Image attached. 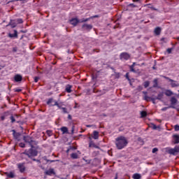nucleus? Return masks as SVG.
Returning a JSON list of instances; mask_svg holds the SVG:
<instances>
[{
  "label": "nucleus",
  "instance_id": "nucleus-1",
  "mask_svg": "<svg viewBox=\"0 0 179 179\" xmlns=\"http://www.w3.org/2000/svg\"><path fill=\"white\" fill-rule=\"evenodd\" d=\"M115 144L117 149L121 150L128 145V139L124 136H120L115 138Z\"/></svg>",
  "mask_w": 179,
  "mask_h": 179
},
{
  "label": "nucleus",
  "instance_id": "nucleus-2",
  "mask_svg": "<svg viewBox=\"0 0 179 179\" xmlns=\"http://www.w3.org/2000/svg\"><path fill=\"white\" fill-rule=\"evenodd\" d=\"M22 155H26V156H28V157L31 158L32 157L37 156V151L31 148L28 151L24 152Z\"/></svg>",
  "mask_w": 179,
  "mask_h": 179
},
{
  "label": "nucleus",
  "instance_id": "nucleus-3",
  "mask_svg": "<svg viewBox=\"0 0 179 179\" xmlns=\"http://www.w3.org/2000/svg\"><path fill=\"white\" fill-rule=\"evenodd\" d=\"M24 141L27 142V143H29L31 148H34V145H36V141H33L30 136H24Z\"/></svg>",
  "mask_w": 179,
  "mask_h": 179
},
{
  "label": "nucleus",
  "instance_id": "nucleus-4",
  "mask_svg": "<svg viewBox=\"0 0 179 179\" xmlns=\"http://www.w3.org/2000/svg\"><path fill=\"white\" fill-rule=\"evenodd\" d=\"M169 153L170 155H176L177 153H179V145H176L174 148H171L169 150Z\"/></svg>",
  "mask_w": 179,
  "mask_h": 179
},
{
  "label": "nucleus",
  "instance_id": "nucleus-5",
  "mask_svg": "<svg viewBox=\"0 0 179 179\" xmlns=\"http://www.w3.org/2000/svg\"><path fill=\"white\" fill-rule=\"evenodd\" d=\"M129 58H131V55L127 52H122L120 54V59H124L127 61V59Z\"/></svg>",
  "mask_w": 179,
  "mask_h": 179
},
{
  "label": "nucleus",
  "instance_id": "nucleus-6",
  "mask_svg": "<svg viewBox=\"0 0 179 179\" xmlns=\"http://www.w3.org/2000/svg\"><path fill=\"white\" fill-rule=\"evenodd\" d=\"M166 78L168 79L169 82H171V87H178V86H179L178 83H177L176 81H174L169 78Z\"/></svg>",
  "mask_w": 179,
  "mask_h": 179
},
{
  "label": "nucleus",
  "instance_id": "nucleus-7",
  "mask_svg": "<svg viewBox=\"0 0 179 179\" xmlns=\"http://www.w3.org/2000/svg\"><path fill=\"white\" fill-rule=\"evenodd\" d=\"M17 168L19 169L20 173H24V170H26L24 164H17Z\"/></svg>",
  "mask_w": 179,
  "mask_h": 179
},
{
  "label": "nucleus",
  "instance_id": "nucleus-8",
  "mask_svg": "<svg viewBox=\"0 0 179 179\" xmlns=\"http://www.w3.org/2000/svg\"><path fill=\"white\" fill-rule=\"evenodd\" d=\"M70 23L73 26H76V24L79 23V20L77 18H73L72 20H70Z\"/></svg>",
  "mask_w": 179,
  "mask_h": 179
},
{
  "label": "nucleus",
  "instance_id": "nucleus-9",
  "mask_svg": "<svg viewBox=\"0 0 179 179\" xmlns=\"http://www.w3.org/2000/svg\"><path fill=\"white\" fill-rule=\"evenodd\" d=\"M51 106H57V107H58V108H62L63 107H62V106H64V102H57V101H55V103L54 104H52V105H51Z\"/></svg>",
  "mask_w": 179,
  "mask_h": 179
},
{
  "label": "nucleus",
  "instance_id": "nucleus-10",
  "mask_svg": "<svg viewBox=\"0 0 179 179\" xmlns=\"http://www.w3.org/2000/svg\"><path fill=\"white\" fill-rule=\"evenodd\" d=\"M14 79L15 82H22V79H23V78L22 77V76L17 74L15 76Z\"/></svg>",
  "mask_w": 179,
  "mask_h": 179
},
{
  "label": "nucleus",
  "instance_id": "nucleus-11",
  "mask_svg": "<svg viewBox=\"0 0 179 179\" xmlns=\"http://www.w3.org/2000/svg\"><path fill=\"white\" fill-rule=\"evenodd\" d=\"M92 27H93L91 24H84L83 25V29H84V30H91Z\"/></svg>",
  "mask_w": 179,
  "mask_h": 179
},
{
  "label": "nucleus",
  "instance_id": "nucleus-12",
  "mask_svg": "<svg viewBox=\"0 0 179 179\" xmlns=\"http://www.w3.org/2000/svg\"><path fill=\"white\" fill-rule=\"evenodd\" d=\"M89 148H95L96 149H100L99 146H97L93 141H90Z\"/></svg>",
  "mask_w": 179,
  "mask_h": 179
},
{
  "label": "nucleus",
  "instance_id": "nucleus-13",
  "mask_svg": "<svg viewBox=\"0 0 179 179\" xmlns=\"http://www.w3.org/2000/svg\"><path fill=\"white\" fill-rule=\"evenodd\" d=\"M154 33L156 36H159L160 33H162V29L160 27L155 28Z\"/></svg>",
  "mask_w": 179,
  "mask_h": 179
},
{
  "label": "nucleus",
  "instance_id": "nucleus-14",
  "mask_svg": "<svg viewBox=\"0 0 179 179\" xmlns=\"http://www.w3.org/2000/svg\"><path fill=\"white\" fill-rule=\"evenodd\" d=\"M55 101H55L52 98L49 99L48 101H47V104L48 106H52V104H55Z\"/></svg>",
  "mask_w": 179,
  "mask_h": 179
},
{
  "label": "nucleus",
  "instance_id": "nucleus-15",
  "mask_svg": "<svg viewBox=\"0 0 179 179\" xmlns=\"http://www.w3.org/2000/svg\"><path fill=\"white\" fill-rule=\"evenodd\" d=\"M171 106H176L177 104V99L176 97L173 96L171 98Z\"/></svg>",
  "mask_w": 179,
  "mask_h": 179
},
{
  "label": "nucleus",
  "instance_id": "nucleus-16",
  "mask_svg": "<svg viewBox=\"0 0 179 179\" xmlns=\"http://www.w3.org/2000/svg\"><path fill=\"white\" fill-rule=\"evenodd\" d=\"M92 138L94 139H99V131H94L92 134Z\"/></svg>",
  "mask_w": 179,
  "mask_h": 179
},
{
  "label": "nucleus",
  "instance_id": "nucleus-17",
  "mask_svg": "<svg viewBox=\"0 0 179 179\" xmlns=\"http://www.w3.org/2000/svg\"><path fill=\"white\" fill-rule=\"evenodd\" d=\"M9 24L11 26V27L15 28L16 27L17 22H16V20H11Z\"/></svg>",
  "mask_w": 179,
  "mask_h": 179
},
{
  "label": "nucleus",
  "instance_id": "nucleus-18",
  "mask_svg": "<svg viewBox=\"0 0 179 179\" xmlns=\"http://www.w3.org/2000/svg\"><path fill=\"white\" fill-rule=\"evenodd\" d=\"M8 37H10V38L13 37H17V31L15 30L14 34H9Z\"/></svg>",
  "mask_w": 179,
  "mask_h": 179
},
{
  "label": "nucleus",
  "instance_id": "nucleus-19",
  "mask_svg": "<svg viewBox=\"0 0 179 179\" xmlns=\"http://www.w3.org/2000/svg\"><path fill=\"white\" fill-rule=\"evenodd\" d=\"M72 85H67L66 86V92H67V93H71L72 92Z\"/></svg>",
  "mask_w": 179,
  "mask_h": 179
},
{
  "label": "nucleus",
  "instance_id": "nucleus-20",
  "mask_svg": "<svg viewBox=\"0 0 179 179\" xmlns=\"http://www.w3.org/2000/svg\"><path fill=\"white\" fill-rule=\"evenodd\" d=\"M173 141L174 143H179V136L178 135H174L173 136Z\"/></svg>",
  "mask_w": 179,
  "mask_h": 179
},
{
  "label": "nucleus",
  "instance_id": "nucleus-21",
  "mask_svg": "<svg viewBox=\"0 0 179 179\" xmlns=\"http://www.w3.org/2000/svg\"><path fill=\"white\" fill-rule=\"evenodd\" d=\"M141 178H142V176L139 173H134L133 175V178L134 179H141Z\"/></svg>",
  "mask_w": 179,
  "mask_h": 179
},
{
  "label": "nucleus",
  "instance_id": "nucleus-22",
  "mask_svg": "<svg viewBox=\"0 0 179 179\" xmlns=\"http://www.w3.org/2000/svg\"><path fill=\"white\" fill-rule=\"evenodd\" d=\"M45 174L48 176H52V174H54V169H49L45 172Z\"/></svg>",
  "mask_w": 179,
  "mask_h": 179
},
{
  "label": "nucleus",
  "instance_id": "nucleus-23",
  "mask_svg": "<svg viewBox=\"0 0 179 179\" xmlns=\"http://www.w3.org/2000/svg\"><path fill=\"white\" fill-rule=\"evenodd\" d=\"M165 94L166 96H173V92H171V90H168L165 91Z\"/></svg>",
  "mask_w": 179,
  "mask_h": 179
},
{
  "label": "nucleus",
  "instance_id": "nucleus-24",
  "mask_svg": "<svg viewBox=\"0 0 179 179\" xmlns=\"http://www.w3.org/2000/svg\"><path fill=\"white\" fill-rule=\"evenodd\" d=\"M7 177H8V178H15V173L10 172V173H7Z\"/></svg>",
  "mask_w": 179,
  "mask_h": 179
},
{
  "label": "nucleus",
  "instance_id": "nucleus-25",
  "mask_svg": "<svg viewBox=\"0 0 179 179\" xmlns=\"http://www.w3.org/2000/svg\"><path fill=\"white\" fill-rule=\"evenodd\" d=\"M61 131L63 134H66V132H68V128L63 127L61 128Z\"/></svg>",
  "mask_w": 179,
  "mask_h": 179
},
{
  "label": "nucleus",
  "instance_id": "nucleus-26",
  "mask_svg": "<svg viewBox=\"0 0 179 179\" xmlns=\"http://www.w3.org/2000/svg\"><path fill=\"white\" fill-rule=\"evenodd\" d=\"M163 96H164L163 93H159L157 96V100H162V99H163Z\"/></svg>",
  "mask_w": 179,
  "mask_h": 179
},
{
  "label": "nucleus",
  "instance_id": "nucleus-27",
  "mask_svg": "<svg viewBox=\"0 0 179 179\" xmlns=\"http://www.w3.org/2000/svg\"><path fill=\"white\" fill-rule=\"evenodd\" d=\"M71 157L72 159H78V155L77 153H72V154L71 155Z\"/></svg>",
  "mask_w": 179,
  "mask_h": 179
},
{
  "label": "nucleus",
  "instance_id": "nucleus-28",
  "mask_svg": "<svg viewBox=\"0 0 179 179\" xmlns=\"http://www.w3.org/2000/svg\"><path fill=\"white\" fill-rule=\"evenodd\" d=\"M15 22H17V24H20L23 23V20H22L21 18H19V19L15 20Z\"/></svg>",
  "mask_w": 179,
  "mask_h": 179
},
{
  "label": "nucleus",
  "instance_id": "nucleus-29",
  "mask_svg": "<svg viewBox=\"0 0 179 179\" xmlns=\"http://www.w3.org/2000/svg\"><path fill=\"white\" fill-rule=\"evenodd\" d=\"M141 115L142 117H146V115H148V113H146V111H141Z\"/></svg>",
  "mask_w": 179,
  "mask_h": 179
},
{
  "label": "nucleus",
  "instance_id": "nucleus-30",
  "mask_svg": "<svg viewBox=\"0 0 179 179\" xmlns=\"http://www.w3.org/2000/svg\"><path fill=\"white\" fill-rule=\"evenodd\" d=\"M150 85V83L149 81H145L144 83V87H149V85Z\"/></svg>",
  "mask_w": 179,
  "mask_h": 179
},
{
  "label": "nucleus",
  "instance_id": "nucleus-31",
  "mask_svg": "<svg viewBox=\"0 0 179 179\" xmlns=\"http://www.w3.org/2000/svg\"><path fill=\"white\" fill-rule=\"evenodd\" d=\"M143 93L145 94L144 96V100H149V96H146L148 94V92H143Z\"/></svg>",
  "mask_w": 179,
  "mask_h": 179
},
{
  "label": "nucleus",
  "instance_id": "nucleus-32",
  "mask_svg": "<svg viewBox=\"0 0 179 179\" xmlns=\"http://www.w3.org/2000/svg\"><path fill=\"white\" fill-rule=\"evenodd\" d=\"M60 109L62 110L64 114H68V109H66V108H62Z\"/></svg>",
  "mask_w": 179,
  "mask_h": 179
},
{
  "label": "nucleus",
  "instance_id": "nucleus-33",
  "mask_svg": "<svg viewBox=\"0 0 179 179\" xmlns=\"http://www.w3.org/2000/svg\"><path fill=\"white\" fill-rule=\"evenodd\" d=\"M46 134L48 135V136H51L52 135V131L51 130H48Z\"/></svg>",
  "mask_w": 179,
  "mask_h": 179
},
{
  "label": "nucleus",
  "instance_id": "nucleus-34",
  "mask_svg": "<svg viewBox=\"0 0 179 179\" xmlns=\"http://www.w3.org/2000/svg\"><path fill=\"white\" fill-rule=\"evenodd\" d=\"M153 82H154V85H153V87H157V79H155V80H153Z\"/></svg>",
  "mask_w": 179,
  "mask_h": 179
},
{
  "label": "nucleus",
  "instance_id": "nucleus-35",
  "mask_svg": "<svg viewBox=\"0 0 179 179\" xmlns=\"http://www.w3.org/2000/svg\"><path fill=\"white\" fill-rule=\"evenodd\" d=\"M130 71L131 72H136L135 69H134V66H130Z\"/></svg>",
  "mask_w": 179,
  "mask_h": 179
},
{
  "label": "nucleus",
  "instance_id": "nucleus-36",
  "mask_svg": "<svg viewBox=\"0 0 179 179\" xmlns=\"http://www.w3.org/2000/svg\"><path fill=\"white\" fill-rule=\"evenodd\" d=\"M159 150V149H157V148H155L152 149V153H156V152H157Z\"/></svg>",
  "mask_w": 179,
  "mask_h": 179
},
{
  "label": "nucleus",
  "instance_id": "nucleus-37",
  "mask_svg": "<svg viewBox=\"0 0 179 179\" xmlns=\"http://www.w3.org/2000/svg\"><path fill=\"white\" fill-rule=\"evenodd\" d=\"M171 51H173V49H172V48H168V49H167V52H168V54H171Z\"/></svg>",
  "mask_w": 179,
  "mask_h": 179
},
{
  "label": "nucleus",
  "instance_id": "nucleus-38",
  "mask_svg": "<svg viewBox=\"0 0 179 179\" xmlns=\"http://www.w3.org/2000/svg\"><path fill=\"white\" fill-rule=\"evenodd\" d=\"M11 122H15L16 120H15V117L13 116L10 117Z\"/></svg>",
  "mask_w": 179,
  "mask_h": 179
},
{
  "label": "nucleus",
  "instance_id": "nucleus-39",
  "mask_svg": "<svg viewBox=\"0 0 179 179\" xmlns=\"http://www.w3.org/2000/svg\"><path fill=\"white\" fill-rule=\"evenodd\" d=\"M19 145L20 148H24V146H25L24 143H20Z\"/></svg>",
  "mask_w": 179,
  "mask_h": 179
},
{
  "label": "nucleus",
  "instance_id": "nucleus-40",
  "mask_svg": "<svg viewBox=\"0 0 179 179\" xmlns=\"http://www.w3.org/2000/svg\"><path fill=\"white\" fill-rule=\"evenodd\" d=\"M175 131H179V126L178 125L175 126Z\"/></svg>",
  "mask_w": 179,
  "mask_h": 179
},
{
  "label": "nucleus",
  "instance_id": "nucleus-41",
  "mask_svg": "<svg viewBox=\"0 0 179 179\" xmlns=\"http://www.w3.org/2000/svg\"><path fill=\"white\" fill-rule=\"evenodd\" d=\"M129 6H132L133 8H136V6L134 3H130Z\"/></svg>",
  "mask_w": 179,
  "mask_h": 179
},
{
  "label": "nucleus",
  "instance_id": "nucleus-42",
  "mask_svg": "<svg viewBox=\"0 0 179 179\" xmlns=\"http://www.w3.org/2000/svg\"><path fill=\"white\" fill-rule=\"evenodd\" d=\"M34 82H36V83H37V82H38V77L34 78Z\"/></svg>",
  "mask_w": 179,
  "mask_h": 179
},
{
  "label": "nucleus",
  "instance_id": "nucleus-43",
  "mask_svg": "<svg viewBox=\"0 0 179 179\" xmlns=\"http://www.w3.org/2000/svg\"><path fill=\"white\" fill-rule=\"evenodd\" d=\"M152 129H157V126H156V124H152Z\"/></svg>",
  "mask_w": 179,
  "mask_h": 179
},
{
  "label": "nucleus",
  "instance_id": "nucleus-44",
  "mask_svg": "<svg viewBox=\"0 0 179 179\" xmlns=\"http://www.w3.org/2000/svg\"><path fill=\"white\" fill-rule=\"evenodd\" d=\"M129 73H126V78H127V79H128V80H129Z\"/></svg>",
  "mask_w": 179,
  "mask_h": 179
},
{
  "label": "nucleus",
  "instance_id": "nucleus-45",
  "mask_svg": "<svg viewBox=\"0 0 179 179\" xmlns=\"http://www.w3.org/2000/svg\"><path fill=\"white\" fill-rule=\"evenodd\" d=\"M87 128H90V127H93V128H96V125H87Z\"/></svg>",
  "mask_w": 179,
  "mask_h": 179
},
{
  "label": "nucleus",
  "instance_id": "nucleus-46",
  "mask_svg": "<svg viewBox=\"0 0 179 179\" xmlns=\"http://www.w3.org/2000/svg\"><path fill=\"white\" fill-rule=\"evenodd\" d=\"M143 89V87H142V86H138V90H142Z\"/></svg>",
  "mask_w": 179,
  "mask_h": 179
},
{
  "label": "nucleus",
  "instance_id": "nucleus-47",
  "mask_svg": "<svg viewBox=\"0 0 179 179\" xmlns=\"http://www.w3.org/2000/svg\"><path fill=\"white\" fill-rule=\"evenodd\" d=\"M144 6L145 7L148 6V8H152V7H150V4H145V5H144Z\"/></svg>",
  "mask_w": 179,
  "mask_h": 179
},
{
  "label": "nucleus",
  "instance_id": "nucleus-48",
  "mask_svg": "<svg viewBox=\"0 0 179 179\" xmlns=\"http://www.w3.org/2000/svg\"><path fill=\"white\" fill-rule=\"evenodd\" d=\"M1 121H3L5 120V116H1Z\"/></svg>",
  "mask_w": 179,
  "mask_h": 179
},
{
  "label": "nucleus",
  "instance_id": "nucleus-49",
  "mask_svg": "<svg viewBox=\"0 0 179 179\" xmlns=\"http://www.w3.org/2000/svg\"><path fill=\"white\" fill-rule=\"evenodd\" d=\"M167 108H169L166 107V108H163L162 110V111H166V110H167Z\"/></svg>",
  "mask_w": 179,
  "mask_h": 179
},
{
  "label": "nucleus",
  "instance_id": "nucleus-50",
  "mask_svg": "<svg viewBox=\"0 0 179 179\" xmlns=\"http://www.w3.org/2000/svg\"><path fill=\"white\" fill-rule=\"evenodd\" d=\"M68 118H69V120H72V116H71V115H69Z\"/></svg>",
  "mask_w": 179,
  "mask_h": 179
},
{
  "label": "nucleus",
  "instance_id": "nucleus-51",
  "mask_svg": "<svg viewBox=\"0 0 179 179\" xmlns=\"http://www.w3.org/2000/svg\"><path fill=\"white\" fill-rule=\"evenodd\" d=\"M15 91V92H22V90H20V89H16Z\"/></svg>",
  "mask_w": 179,
  "mask_h": 179
},
{
  "label": "nucleus",
  "instance_id": "nucleus-52",
  "mask_svg": "<svg viewBox=\"0 0 179 179\" xmlns=\"http://www.w3.org/2000/svg\"><path fill=\"white\" fill-rule=\"evenodd\" d=\"M94 17H99V15H94V16L92 17L91 19H93Z\"/></svg>",
  "mask_w": 179,
  "mask_h": 179
},
{
  "label": "nucleus",
  "instance_id": "nucleus-53",
  "mask_svg": "<svg viewBox=\"0 0 179 179\" xmlns=\"http://www.w3.org/2000/svg\"><path fill=\"white\" fill-rule=\"evenodd\" d=\"M87 20H89V18H87V19H85V20H83L81 22H87Z\"/></svg>",
  "mask_w": 179,
  "mask_h": 179
},
{
  "label": "nucleus",
  "instance_id": "nucleus-54",
  "mask_svg": "<svg viewBox=\"0 0 179 179\" xmlns=\"http://www.w3.org/2000/svg\"><path fill=\"white\" fill-rule=\"evenodd\" d=\"M141 0H133V2H139Z\"/></svg>",
  "mask_w": 179,
  "mask_h": 179
},
{
  "label": "nucleus",
  "instance_id": "nucleus-55",
  "mask_svg": "<svg viewBox=\"0 0 179 179\" xmlns=\"http://www.w3.org/2000/svg\"><path fill=\"white\" fill-rule=\"evenodd\" d=\"M130 66H133V68L135 66V63H133V64Z\"/></svg>",
  "mask_w": 179,
  "mask_h": 179
},
{
  "label": "nucleus",
  "instance_id": "nucleus-56",
  "mask_svg": "<svg viewBox=\"0 0 179 179\" xmlns=\"http://www.w3.org/2000/svg\"><path fill=\"white\" fill-rule=\"evenodd\" d=\"M34 162H38V160L36 159H33Z\"/></svg>",
  "mask_w": 179,
  "mask_h": 179
},
{
  "label": "nucleus",
  "instance_id": "nucleus-57",
  "mask_svg": "<svg viewBox=\"0 0 179 179\" xmlns=\"http://www.w3.org/2000/svg\"><path fill=\"white\" fill-rule=\"evenodd\" d=\"M76 106H78V103H76V106L74 107V108H76Z\"/></svg>",
  "mask_w": 179,
  "mask_h": 179
},
{
  "label": "nucleus",
  "instance_id": "nucleus-58",
  "mask_svg": "<svg viewBox=\"0 0 179 179\" xmlns=\"http://www.w3.org/2000/svg\"><path fill=\"white\" fill-rule=\"evenodd\" d=\"M68 152H69V150H67V153H68Z\"/></svg>",
  "mask_w": 179,
  "mask_h": 179
},
{
  "label": "nucleus",
  "instance_id": "nucleus-59",
  "mask_svg": "<svg viewBox=\"0 0 179 179\" xmlns=\"http://www.w3.org/2000/svg\"><path fill=\"white\" fill-rule=\"evenodd\" d=\"M51 162H55V161H51Z\"/></svg>",
  "mask_w": 179,
  "mask_h": 179
},
{
  "label": "nucleus",
  "instance_id": "nucleus-60",
  "mask_svg": "<svg viewBox=\"0 0 179 179\" xmlns=\"http://www.w3.org/2000/svg\"><path fill=\"white\" fill-rule=\"evenodd\" d=\"M17 1H22V0H17Z\"/></svg>",
  "mask_w": 179,
  "mask_h": 179
},
{
  "label": "nucleus",
  "instance_id": "nucleus-61",
  "mask_svg": "<svg viewBox=\"0 0 179 179\" xmlns=\"http://www.w3.org/2000/svg\"><path fill=\"white\" fill-rule=\"evenodd\" d=\"M178 50H179V48H178Z\"/></svg>",
  "mask_w": 179,
  "mask_h": 179
}]
</instances>
